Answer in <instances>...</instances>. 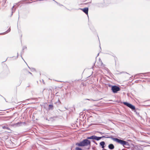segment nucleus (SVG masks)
Segmentation results:
<instances>
[{"label": "nucleus", "mask_w": 150, "mask_h": 150, "mask_svg": "<svg viewBox=\"0 0 150 150\" xmlns=\"http://www.w3.org/2000/svg\"><path fill=\"white\" fill-rule=\"evenodd\" d=\"M103 138H110V137H105V136H103L101 137H98L95 135H92L89 137H88L86 139H84L79 142L76 143L75 145L79 147H83L89 145V147L87 149H89L90 148L91 142L90 141L88 140V139H94L97 141H98Z\"/></svg>", "instance_id": "f257e3e1"}, {"label": "nucleus", "mask_w": 150, "mask_h": 150, "mask_svg": "<svg viewBox=\"0 0 150 150\" xmlns=\"http://www.w3.org/2000/svg\"><path fill=\"white\" fill-rule=\"evenodd\" d=\"M112 139L114 141L120 144L125 148L129 147V143L125 141L119 139L117 138H113Z\"/></svg>", "instance_id": "f03ea898"}, {"label": "nucleus", "mask_w": 150, "mask_h": 150, "mask_svg": "<svg viewBox=\"0 0 150 150\" xmlns=\"http://www.w3.org/2000/svg\"><path fill=\"white\" fill-rule=\"evenodd\" d=\"M111 89L113 93H116L120 91V88L116 86H112Z\"/></svg>", "instance_id": "7ed1b4c3"}, {"label": "nucleus", "mask_w": 150, "mask_h": 150, "mask_svg": "<svg viewBox=\"0 0 150 150\" xmlns=\"http://www.w3.org/2000/svg\"><path fill=\"white\" fill-rule=\"evenodd\" d=\"M123 103L124 105L132 109V110H134L135 109V106L130 103L126 102H124Z\"/></svg>", "instance_id": "20e7f679"}, {"label": "nucleus", "mask_w": 150, "mask_h": 150, "mask_svg": "<svg viewBox=\"0 0 150 150\" xmlns=\"http://www.w3.org/2000/svg\"><path fill=\"white\" fill-rule=\"evenodd\" d=\"M79 9L82 11L86 14H88V8H79Z\"/></svg>", "instance_id": "39448f33"}, {"label": "nucleus", "mask_w": 150, "mask_h": 150, "mask_svg": "<svg viewBox=\"0 0 150 150\" xmlns=\"http://www.w3.org/2000/svg\"><path fill=\"white\" fill-rule=\"evenodd\" d=\"M105 143L104 141H102L100 142V145L101 146L102 148L104 149L105 147Z\"/></svg>", "instance_id": "423d86ee"}, {"label": "nucleus", "mask_w": 150, "mask_h": 150, "mask_svg": "<svg viewBox=\"0 0 150 150\" xmlns=\"http://www.w3.org/2000/svg\"><path fill=\"white\" fill-rule=\"evenodd\" d=\"M108 148L110 149H112L114 148V146L112 144H110L108 145Z\"/></svg>", "instance_id": "0eeeda50"}, {"label": "nucleus", "mask_w": 150, "mask_h": 150, "mask_svg": "<svg viewBox=\"0 0 150 150\" xmlns=\"http://www.w3.org/2000/svg\"><path fill=\"white\" fill-rule=\"evenodd\" d=\"M53 106L52 105H50L49 106V110H52L53 109Z\"/></svg>", "instance_id": "6e6552de"}, {"label": "nucleus", "mask_w": 150, "mask_h": 150, "mask_svg": "<svg viewBox=\"0 0 150 150\" xmlns=\"http://www.w3.org/2000/svg\"><path fill=\"white\" fill-rule=\"evenodd\" d=\"M2 128L3 129H6L8 130H9V129H10L9 128V127H7L6 126H3L2 127Z\"/></svg>", "instance_id": "1a4fd4ad"}, {"label": "nucleus", "mask_w": 150, "mask_h": 150, "mask_svg": "<svg viewBox=\"0 0 150 150\" xmlns=\"http://www.w3.org/2000/svg\"><path fill=\"white\" fill-rule=\"evenodd\" d=\"M11 31V28H10L8 30H7L6 32H4V34H6L8 32H10Z\"/></svg>", "instance_id": "9d476101"}, {"label": "nucleus", "mask_w": 150, "mask_h": 150, "mask_svg": "<svg viewBox=\"0 0 150 150\" xmlns=\"http://www.w3.org/2000/svg\"><path fill=\"white\" fill-rule=\"evenodd\" d=\"M14 7V6H13V7L12 8V15L13 13V12H14L15 11V9H13V8Z\"/></svg>", "instance_id": "9b49d317"}, {"label": "nucleus", "mask_w": 150, "mask_h": 150, "mask_svg": "<svg viewBox=\"0 0 150 150\" xmlns=\"http://www.w3.org/2000/svg\"><path fill=\"white\" fill-rule=\"evenodd\" d=\"M147 73H142L141 74H143L144 75V76H145V74H146Z\"/></svg>", "instance_id": "f8f14e48"}, {"label": "nucleus", "mask_w": 150, "mask_h": 150, "mask_svg": "<svg viewBox=\"0 0 150 150\" xmlns=\"http://www.w3.org/2000/svg\"><path fill=\"white\" fill-rule=\"evenodd\" d=\"M26 48V47L25 46H24L23 48V50L24 49H25Z\"/></svg>", "instance_id": "ddd939ff"}, {"label": "nucleus", "mask_w": 150, "mask_h": 150, "mask_svg": "<svg viewBox=\"0 0 150 150\" xmlns=\"http://www.w3.org/2000/svg\"><path fill=\"white\" fill-rule=\"evenodd\" d=\"M28 73H29L31 74H32V73L31 72H30L28 71Z\"/></svg>", "instance_id": "4468645a"}, {"label": "nucleus", "mask_w": 150, "mask_h": 150, "mask_svg": "<svg viewBox=\"0 0 150 150\" xmlns=\"http://www.w3.org/2000/svg\"><path fill=\"white\" fill-rule=\"evenodd\" d=\"M92 142H93V143H95V142H95V141H94V140H92Z\"/></svg>", "instance_id": "2eb2a0df"}, {"label": "nucleus", "mask_w": 150, "mask_h": 150, "mask_svg": "<svg viewBox=\"0 0 150 150\" xmlns=\"http://www.w3.org/2000/svg\"><path fill=\"white\" fill-rule=\"evenodd\" d=\"M33 71H35V69H33Z\"/></svg>", "instance_id": "dca6fc26"}, {"label": "nucleus", "mask_w": 150, "mask_h": 150, "mask_svg": "<svg viewBox=\"0 0 150 150\" xmlns=\"http://www.w3.org/2000/svg\"><path fill=\"white\" fill-rule=\"evenodd\" d=\"M94 143L96 144V145L98 144L96 142H95V143Z\"/></svg>", "instance_id": "f3484780"}, {"label": "nucleus", "mask_w": 150, "mask_h": 150, "mask_svg": "<svg viewBox=\"0 0 150 150\" xmlns=\"http://www.w3.org/2000/svg\"><path fill=\"white\" fill-rule=\"evenodd\" d=\"M91 0H90V2H89V3H91Z\"/></svg>", "instance_id": "a211bd4d"}, {"label": "nucleus", "mask_w": 150, "mask_h": 150, "mask_svg": "<svg viewBox=\"0 0 150 150\" xmlns=\"http://www.w3.org/2000/svg\"><path fill=\"white\" fill-rule=\"evenodd\" d=\"M100 133L101 134H104V133H102V132H100Z\"/></svg>", "instance_id": "6ab92c4d"}, {"label": "nucleus", "mask_w": 150, "mask_h": 150, "mask_svg": "<svg viewBox=\"0 0 150 150\" xmlns=\"http://www.w3.org/2000/svg\"><path fill=\"white\" fill-rule=\"evenodd\" d=\"M42 81H43V83L44 84L45 83L44 82V81L43 80H42Z\"/></svg>", "instance_id": "aec40b11"}, {"label": "nucleus", "mask_w": 150, "mask_h": 150, "mask_svg": "<svg viewBox=\"0 0 150 150\" xmlns=\"http://www.w3.org/2000/svg\"><path fill=\"white\" fill-rule=\"evenodd\" d=\"M17 57H18V53H17Z\"/></svg>", "instance_id": "412c9836"}, {"label": "nucleus", "mask_w": 150, "mask_h": 150, "mask_svg": "<svg viewBox=\"0 0 150 150\" xmlns=\"http://www.w3.org/2000/svg\"><path fill=\"white\" fill-rule=\"evenodd\" d=\"M38 1H41V0H38Z\"/></svg>", "instance_id": "4be33fe9"}, {"label": "nucleus", "mask_w": 150, "mask_h": 150, "mask_svg": "<svg viewBox=\"0 0 150 150\" xmlns=\"http://www.w3.org/2000/svg\"><path fill=\"white\" fill-rule=\"evenodd\" d=\"M28 68H29L30 69V67H29L28 66Z\"/></svg>", "instance_id": "5701e85b"}]
</instances>
